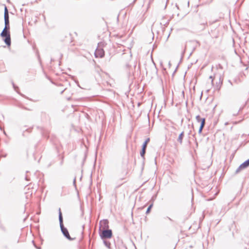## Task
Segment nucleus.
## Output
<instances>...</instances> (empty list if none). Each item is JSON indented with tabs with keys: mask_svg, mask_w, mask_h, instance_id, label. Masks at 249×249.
<instances>
[{
	"mask_svg": "<svg viewBox=\"0 0 249 249\" xmlns=\"http://www.w3.org/2000/svg\"><path fill=\"white\" fill-rule=\"evenodd\" d=\"M150 142V138H148L143 142L142 145V148L140 152V155L143 160H144V155L146 153V149L148 143Z\"/></svg>",
	"mask_w": 249,
	"mask_h": 249,
	"instance_id": "39448f33",
	"label": "nucleus"
},
{
	"mask_svg": "<svg viewBox=\"0 0 249 249\" xmlns=\"http://www.w3.org/2000/svg\"><path fill=\"white\" fill-rule=\"evenodd\" d=\"M94 55L96 57L102 58L104 57L105 52L103 49L98 47L95 51Z\"/></svg>",
	"mask_w": 249,
	"mask_h": 249,
	"instance_id": "0eeeda50",
	"label": "nucleus"
},
{
	"mask_svg": "<svg viewBox=\"0 0 249 249\" xmlns=\"http://www.w3.org/2000/svg\"><path fill=\"white\" fill-rule=\"evenodd\" d=\"M104 243L106 247L109 248L110 246V243L109 241H104Z\"/></svg>",
	"mask_w": 249,
	"mask_h": 249,
	"instance_id": "2eb2a0df",
	"label": "nucleus"
},
{
	"mask_svg": "<svg viewBox=\"0 0 249 249\" xmlns=\"http://www.w3.org/2000/svg\"><path fill=\"white\" fill-rule=\"evenodd\" d=\"M0 36L2 37H5L4 41L7 46L11 45V37L10 31L3 30L0 34Z\"/></svg>",
	"mask_w": 249,
	"mask_h": 249,
	"instance_id": "f03ea898",
	"label": "nucleus"
},
{
	"mask_svg": "<svg viewBox=\"0 0 249 249\" xmlns=\"http://www.w3.org/2000/svg\"><path fill=\"white\" fill-rule=\"evenodd\" d=\"M209 78L212 79V84L213 85L214 80H215L216 78L217 79L218 81L216 82L215 88L216 89H219L222 82L221 76L220 75L217 76L216 75H214L213 77V76H210Z\"/></svg>",
	"mask_w": 249,
	"mask_h": 249,
	"instance_id": "20e7f679",
	"label": "nucleus"
},
{
	"mask_svg": "<svg viewBox=\"0 0 249 249\" xmlns=\"http://www.w3.org/2000/svg\"><path fill=\"white\" fill-rule=\"evenodd\" d=\"M100 235L102 239H109L112 236V232L111 230L104 229L100 233Z\"/></svg>",
	"mask_w": 249,
	"mask_h": 249,
	"instance_id": "7ed1b4c3",
	"label": "nucleus"
},
{
	"mask_svg": "<svg viewBox=\"0 0 249 249\" xmlns=\"http://www.w3.org/2000/svg\"><path fill=\"white\" fill-rule=\"evenodd\" d=\"M249 166V159L244 161L243 163H242L239 167L236 170L235 173L237 174L241 170L244 169Z\"/></svg>",
	"mask_w": 249,
	"mask_h": 249,
	"instance_id": "423d86ee",
	"label": "nucleus"
},
{
	"mask_svg": "<svg viewBox=\"0 0 249 249\" xmlns=\"http://www.w3.org/2000/svg\"><path fill=\"white\" fill-rule=\"evenodd\" d=\"M13 88H14L15 90H16L17 91V89H18V87H17L13 83Z\"/></svg>",
	"mask_w": 249,
	"mask_h": 249,
	"instance_id": "f3484780",
	"label": "nucleus"
},
{
	"mask_svg": "<svg viewBox=\"0 0 249 249\" xmlns=\"http://www.w3.org/2000/svg\"><path fill=\"white\" fill-rule=\"evenodd\" d=\"M5 27L3 29L5 30L10 31L9 18H4Z\"/></svg>",
	"mask_w": 249,
	"mask_h": 249,
	"instance_id": "1a4fd4ad",
	"label": "nucleus"
},
{
	"mask_svg": "<svg viewBox=\"0 0 249 249\" xmlns=\"http://www.w3.org/2000/svg\"><path fill=\"white\" fill-rule=\"evenodd\" d=\"M168 218V219L170 221H172V219L171 218H170V217H167Z\"/></svg>",
	"mask_w": 249,
	"mask_h": 249,
	"instance_id": "4be33fe9",
	"label": "nucleus"
},
{
	"mask_svg": "<svg viewBox=\"0 0 249 249\" xmlns=\"http://www.w3.org/2000/svg\"><path fill=\"white\" fill-rule=\"evenodd\" d=\"M25 178L26 180H29V179L28 178L27 176H26Z\"/></svg>",
	"mask_w": 249,
	"mask_h": 249,
	"instance_id": "aec40b11",
	"label": "nucleus"
},
{
	"mask_svg": "<svg viewBox=\"0 0 249 249\" xmlns=\"http://www.w3.org/2000/svg\"><path fill=\"white\" fill-rule=\"evenodd\" d=\"M136 0H134V2H135V1H136Z\"/></svg>",
	"mask_w": 249,
	"mask_h": 249,
	"instance_id": "5701e85b",
	"label": "nucleus"
},
{
	"mask_svg": "<svg viewBox=\"0 0 249 249\" xmlns=\"http://www.w3.org/2000/svg\"><path fill=\"white\" fill-rule=\"evenodd\" d=\"M205 119L203 118V120L202 121V124H200L199 130H198V133L201 134L202 132V131L205 126Z\"/></svg>",
	"mask_w": 249,
	"mask_h": 249,
	"instance_id": "9d476101",
	"label": "nucleus"
},
{
	"mask_svg": "<svg viewBox=\"0 0 249 249\" xmlns=\"http://www.w3.org/2000/svg\"><path fill=\"white\" fill-rule=\"evenodd\" d=\"M197 44H198V45L199 46L200 45L199 42L197 40H195V41Z\"/></svg>",
	"mask_w": 249,
	"mask_h": 249,
	"instance_id": "6ab92c4d",
	"label": "nucleus"
},
{
	"mask_svg": "<svg viewBox=\"0 0 249 249\" xmlns=\"http://www.w3.org/2000/svg\"><path fill=\"white\" fill-rule=\"evenodd\" d=\"M184 137V132L182 131L179 135L178 139V142L180 143H182V140Z\"/></svg>",
	"mask_w": 249,
	"mask_h": 249,
	"instance_id": "9b49d317",
	"label": "nucleus"
},
{
	"mask_svg": "<svg viewBox=\"0 0 249 249\" xmlns=\"http://www.w3.org/2000/svg\"><path fill=\"white\" fill-rule=\"evenodd\" d=\"M65 90V89L64 90H63L62 91H61V94H62L64 92V90Z\"/></svg>",
	"mask_w": 249,
	"mask_h": 249,
	"instance_id": "412c9836",
	"label": "nucleus"
},
{
	"mask_svg": "<svg viewBox=\"0 0 249 249\" xmlns=\"http://www.w3.org/2000/svg\"><path fill=\"white\" fill-rule=\"evenodd\" d=\"M196 121L198 123H200V124H202V121L203 120V118H202L200 117L199 115H197L196 117Z\"/></svg>",
	"mask_w": 249,
	"mask_h": 249,
	"instance_id": "ddd939ff",
	"label": "nucleus"
},
{
	"mask_svg": "<svg viewBox=\"0 0 249 249\" xmlns=\"http://www.w3.org/2000/svg\"><path fill=\"white\" fill-rule=\"evenodd\" d=\"M101 228H102L104 230L108 229L109 226L108 220L104 219L100 221V231H101Z\"/></svg>",
	"mask_w": 249,
	"mask_h": 249,
	"instance_id": "6e6552de",
	"label": "nucleus"
},
{
	"mask_svg": "<svg viewBox=\"0 0 249 249\" xmlns=\"http://www.w3.org/2000/svg\"><path fill=\"white\" fill-rule=\"evenodd\" d=\"M32 242L33 243V244H34V245L36 249H41V248H40V247H37V246H36V245H35V243H34V241H32Z\"/></svg>",
	"mask_w": 249,
	"mask_h": 249,
	"instance_id": "a211bd4d",
	"label": "nucleus"
},
{
	"mask_svg": "<svg viewBox=\"0 0 249 249\" xmlns=\"http://www.w3.org/2000/svg\"><path fill=\"white\" fill-rule=\"evenodd\" d=\"M73 184L76 187V177L74 178L73 180Z\"/></svg>",
	"mask_w": 249,
	"mask_h": 249,
	"instance_id": "dca6fc26",
	"label": "nucleus"
},
{
	"mask_svg": "<svg viewBox=\"0 0 249 249\" xmlns=\"http://www.w3.org/2000/svg\"><path fill=\"white\" fill-rule=\"evenodd\" d=\"M153 207V203L151 204L148 207V208L147 209V210L146 211V214H148L150 212V211H151V208H152Z\"/></svg>",
	"mask_w": 249,
	"mask_h": 249,
	"instance_id": "4468645a",
	"label": "nucleus"
},
{
	"mask_svg": "<svg viewBox=\"0 0 249 249\" xmlns=\"http://www.w3.org/2000/svg\"><path fill=\"white\" fill-rule=\"evenodd\" d=\"M4 18H9L8 9L6 7H5V9H4Z\"/></svg>",
	"mask_w": 249,
	"mask_h": 249,
	"instance_id": "f8f14e48",
	"label": "nucleus"
},
{
	"mask_svg": "<svg viewBox=\"0 0 249 249\" xmlns=\"http://www.w3.org/2000/svg\"><path fill=\"white\" fill-rule=\"evenodd\" d=\"M58 218H59L60 227L61 229V232L63 233V235L68 240H69L70 241L73 240L74 239L72 238L70 236L68 230L64 226L63 216H62V213L61 212L60 208L59 209Z\"/></svg>",
	"mask_w": 249,
	"mask_h": 249,
	"instance_id": "f257e3e1",
	"label": "nucleus"
}]
</instances>
